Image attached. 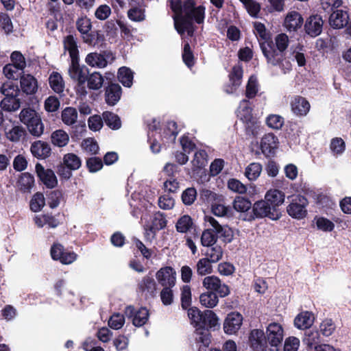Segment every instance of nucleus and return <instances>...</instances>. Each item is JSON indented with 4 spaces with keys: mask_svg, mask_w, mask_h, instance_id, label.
<instances>
[{
    "mask_svg": "<svg viewBox=\"0 0 351 351\" xmlns=\"http://www.w3.org/2000/svg\"><path fill=\"white\" fill-rule=\"evenodd\" d=\"M169 6L174 13V26L178 34L186 32L192 36L195 30L193 21L199 24L203 23L205 7L196 5L194 0H169Z\"/></svg>",
    "mask_w": 351,
    "mask_h": 351,
    "instance_id": "1",
    "label": "nucleus"
},
{
    "mask_svg": "<svg viewBox=\"0 0 351 351\" xmlns=\"http://www.w3.org/2000/svg\"><path fill=\"white\" fill-rule=\"evenodd\" d=\"M275 45L272 41L262 42L260 47L268 64L278 66L285 74L292 69L291 62L287 59L285 50L289 43V39L286 34L281 33L275 37Z\"/></svg>",
    "mask_w": 351,
    "mask_h": 351,
    "instance_id": "2",
    "label": "nucleus"
},
{
    "mask_svg": "<svg viewBox=\"0 0 351 351\" xmlns=\"http://www.w3.org/2000/svg\"><path fill=\"white\" fill-rule=\"evenodd\" d=\"M206 226L208 228L205 230L201 237V243L202 245L210 247L213 246L217 241V237L212 232H215L219 237H228L226 228L221 226L214 217L206 215L204 217Z\"/></svg>",
    "mask_w": 351,
    "mask_h": 351,
    "instance_id": "3",
    "label": "nucleus"
},
{
    "mask_svg": "<svg viewBox=\"0 0 351 351\" xmlns=\"http://www.w3.org/2000/svg\"><path fill=\"white\" fill-rule=\"evenodd\" d=\"M88 69L85 66L79 64V60L71 61L69 69V74L71 78L77 82L76 91L81 96L87 94L85 83L87 80Z\"/></svg>",
    "mask_w": 351,
    "mask_h": 351,
    "instance_id": "4",
    "label": "nucleus"
},
{
    "mask_svg": "<svg viewBox=\"0 0 351 351\" xmlns=\"http://www.w3.org/2000/svg\"><path fill=\"white\" fill-rule=\"evenodd\" d=\"M76 27L84 43L90 46L97 44L99 34L97 32L91 31L92 23L90 19L86 16L78 19L76 21Z\"/></svg>",
    "mask_w": 351,
    "mask_h": 351,
    "instance_id": "5",
    "label": "nucleus"
},
{
    "mask_svg": "<svg viewBox=\"0 0 351 351\" xmlns=\"http://www.w3.org/2000/svg\"><path fill=\"white\" fill-rule=\"evenodd\" d=\"M252 111L249 101L242 100L238 108V117L245 123L247 130L254 134L260 123L252 116Z\"/></svg>",
    "mask_w": 351,
    "mask_h": 351,
    "instance_id": "6",
    "label": "nucleus"
},
{
    "mask_svg": "<svg viewBox=\"0 0 351 351\" xmlns=\"http://www.w3.org/2000/svg\"><path fill=\"white\" fill-rule=\"evenodd\" d=\"M307 205L308 200L305 197L300 195H293L287 207V212L291 217L302 219L307 215Z\"/></svg>",
    "mask_w": 351,
    "mask_h": 351,
    "instance_id": "7",
    "label": "nucleus"
},
{
    "mask_svg": "<svg viewBox=\"0 0 351 351\" xmlns=\"http://www.w3.org/2000/svg\"><path fill=\"white\" fill-rule=\"evenodd\" d=\"M265 335L271 351H278V347L281 345L284 338V328L278 322H272L266 327Z\"/></svg>",
    "mask_w": 351,
    "mask_h": 351,
    "instance_id": "8",
    "label": "nucleus"
},
{
    "mask_svg": "<svg viewBox=\"0 0 351 351\" xmlns=\"http://www.w3.org/2000/svg\"><path fill=\"white\" fill-rule=\"evenodd\" d=\"M51 256L53 260L59 261L61 263L69 265L77 258V254L69 251L60 243H54L51 247Z\"/></svg>",
    "mask_w": 351,
    "mask_h": 351,
    "instance_id": "9",
    "label": "nucleus"
},
{
    "mask_svg": "<svg viewBox=\"0 0 351 351\" xmlns=\"http://www.w3.org/2000/svg\"><path fill=\"white\" fill-rule=\"evenodd\" d=\"M203 286L208 290L217 293L220 297H226L230 293L228 287L222 283L220 279L215 276L205 277L202 282Z\"/></svg>",
    "mask_w": 351,
    "mask_h": 351,
    "instance_id": "10",
    "label": "nucleus"
},
{
    "mask_svg": "<svg viewBox=\"0 0 351 351\" xmlns=\"http://www.w3.org/2000/svg\"><path fill=\"white\" fill-rule=\"evenodd\" d=\"M125 315L132 319V324L141 327L146 324L149 318V312L146 308H135L132 306H127L125 310Z\"/></svg>",
    "mask_w": 351,
    "mask_h": 351,
    "instance_id": "11",
    "label": "nucleus"
},
{
    "mask_svg": "<svg viewBox=\"0 0 351 351\" xmlns=\"http://www.w3.org/2000/svg\"><path fill=\"white\" fill-rule=\"evenodd\" d=\"M250 346L254 351H265L268 341L265 333L261 329H253L249 335Z\"/></svg>",
    "mask_w": 351,
    "mask_h": 351,
    "instance_id": "12",
    "label": "nucleus"
},
{
    "mask_svg": "<svg viewBox=\"0 0 351 351\" xmlns=\"http://www.w3.org/2000/svg\"><path fill=\"white\" fill-rule=\"evenodd\" d=\"M243 316L238 312L228 314L224 323L223 330L228 335H234L241 328L243 323Z\"/></svg>",
    "mask_w": 351,
    "mask_h": 351,
    "instance_id": "13",
    "label": "nucleus"
},
{
    "mask_svg": "<svg viewBox=\"0 0 351 351\" xmlns=\"http://www.w3.org/2000/svg\"><path fill=\"white\" fill-rule=\"evenodd\" d=\"M159 284L163 287H173L176 285V273L171 267L160 268L156 274Z\"/></svg>",
    "mask_w": 351,
    "mask_h": 351,
    "instance_id": "14",
    "label": "nucleus"
},
{
    "mask_svg": "<svg viewBox=\"0 0 351 351\" xmlns=\"http://www.w3.org/2000/svg\"><path fill=\"white\" fill-rule=\"evenodd\" d=\"M242 77V66L240 64L234 65L229 74V83L224 86V90L228 94L234 93L241 84Z\"/></svg>",
    "mask_w": 351,
    "mask_h": 351,
    "instance_id": "15",
    "label": "nucleus"
},
{
    "mask_svg": "<svg viewBox=\"0 0 351 351\" xmlns=\"http://www.w3.org/2000/svg\"><path fill=\"white\" fill-rule=\"evenodd\" d=\"M290 105L293 113L299 117L306 116L311 108L309 102L304 97L300 95L293 97Z\"/></svg>",
    "mask_w": 351,
    "mask_h": 351,
    "instance_id": "16",
    "label": "nucleus"
},
{
    "mask_svg": "<svg viewBox=\"0 0 351 351\" xmlns=\"http://www.w3.org/2000/svg\"><path fill=\"white\" fill-rule=\"evenodd\" d=\"M323 20L319 15L309 16L304 24L306 33L311 37H316L322 33Z\"/></svg>",
    "mask_w": 351,
    "mask_h": 351,
    "instance_id": "17",
    "label": "nucleus"
},
{
    "mask_svg": "<svg viewBox=\"0 0 351 351\" xmlns=\"http://www.w3.org/2000/svg\"><path fill=\"white\" fill-rule=\"evenodd\" d=\"M36 171L43 183L48 188H53L58 181L54 172L51 169H45L43 165L38 163L36 165Z\"/></svg>",
    "mask_w": 351,
    "mask_h": 351,
    "instance_id": "18",
    "label": "nucleus"
},
{
    "mask_svg": "<svg viewBox=\"0 0 351 351\" xmlns=\"http://www.w3.org/2000/svg\"><path fill=\"white\" fill-rule=\"evenodd\" d=\"M2 130L5 137L12 142H19L25 134V130L22 126L14 125L11 120H8V123L3 125Z\"/></svg>",
    "mask_w": 351,
    "mask_h": 351,
    "instance_id": "19",
    "label": "nucleus"
},
{
    "mask_svg": "<svg viewBox=\"0 0 351 351\" xmlns=\"http://www.w3.org/2000/svg\"><path fill=\"white\" fill-rule=\"evenodd\" d=\"M303 22V18L299 12L291 11L285 19L284 26L289 32H295L302 27Z\"/></svg>",
    "mask_w": 351,
    "mask_h": 351,
    "instance_id": "20",
    "label": "nucleus"
},
{
    "mask_svg": "<svg viewBox=\"0 0 351 351\" xmlns=\"http://www.w3.org/2000/svg\"><path fill=\"white\" fill-rule=\"evenodd\" d=\"M193 336L199 351L204 350L210 343V335L208 330L202 326L197 327Z\"/></svg>",
    "mask_w": 351,
    "mask_h": 351,
    "instance_id": "21",
    "label": "nucleus"
},
{
    "mask_svg": "<svg viewBox=\"0 0 351 351\" xmlns=\"http://www.w3.org/2000/svg\"><path fill=\"white\" fill-rule=\"evenodd\" d=\"M349 15L346 11L337 10L329 17V24L335 29L343 28L348 23Z\"/></svg>",
    "mask_w": 351,
    "mask_h": 351,
    "instance_id": "22",
    "label": "nucleus"
},
{
    "mask_svg": "<svg viewBox=\"0 0 351 351\" xmlns=\"http://www.w3.org/2000/svg\"><path fill=\"white\" fill-rule=\"evenodd\" d=\"M278 146V139L274 134L268 133L261 138V149L265 155L273 154Z\"/></svg>",
    "mask_w": 351,
    "mask_h": 351,
    "instance_id": "23",
    "label": "nucleus"
},
{
    "mask_svg": "<svg viewBox=\"0 0 351 351\" xmlns=\"http://www.w3.org/2000/svg\"><path fill=\"white\" fill-rule=\"evenodd\" d=\"M314 315L309 311L299 313L294 319V326L300 330L309 328L314 323Z\"/></svg>",
    "mask_w": 351,
    "mask_h": 351,
    "instance_id": "24",
    "label": "nucleus"
},
{
    "mask_svg": "<svg viewBox=\"0 0 351 351\" xmlns=\"http://www.w3.org/2000/svg\"><path fill=\"white\" fill-rule=\"evenodd\" d=\"M20 84L21 90L27 95H32L38 89L36 79L29 74H24L21 77Z\"/></svg>",
    "mask_w": 351,
    "mask_h": 351,
    "instance_id": "25",
    "label": "nucleus"
},
{
    "mask_svg": "<svg viewBox=\"0 0 351 351\" xmlns=\"http://www.w3.org/2000/svg\"><path fill=\"white\" fill-rule=\"evenodd\" d=\"M31 152L34 156L38 158H46L51 154L50 145L41 141H37L31 145Z\"/></svg>",
    "mask_w": 351,
    "mask_h": 351,
    "instance_id": "26",
    "label": "nucleus"
},
{
    "mask_svg": "<svg viewBox=\"0 0 351 351\" xmlns=\"http://www.w3.org/2000/svg\"><path fill=\"white\" fill-rule=\"evenodd\" d=\"M121 88L117 84H111L106 89L105 99L108 105L114 106L121 96Z\"/></svg>",
    "mask_w": 351,
    "mask_h": 351,
    "instance_id": "27",
    "label": "nucleus"
},
{
    "mask_svg": "<svg viewBox=\"0 0 351 351\" xmlns=\"http://www.w3.org/2000/svg\"><path fill=\"white\" fill-rule=\"evenodd\" d=\"M86 63L91 67L104 68L108 65L106 54L93 52L88 53L85 58Z\"/></svg>",
    "mask_w": 351,
    "mask_h": 351,
    "instance_id": "28",
    "label": "nucleus"
},
{
    "mask_svg": "<svg viewBox=\"0 0 351 351\" xmlns=\"http://www.w3.org/2000/svg\"><path fill=\"white\" fill-rule=\"evenodd\" d=\"M138 288L140 291L145 293L147 295L153 296L156 291V283L152 276H145L139 282Z\"/></svg>",
    "mask_w": 351,
    "mask_h": 351,
    "instance_id": "29",
    "label": "nucleus"
},
{
    "mask_svg": "<svg viewBox=\"0 0 351 351\" xmlns=\"http://www.w3.org/2000/svg\"><path fill=\"white\" fill-rule=\"evenodd\" d=\"M274 207L265 199L256 202L253 206V211L256 217H269Z\"/></svg>",
    "mask_w": 351,
    "mask_h": 351,
    "instance_id": "30",
    "label": "nucleus"
},
{
    "mask_svg": "<svg viewBox=\"0 0 351 351\" xmlns=\"http://www.w3.org/2000/svg\"><path fill=\"white\" fill-rule=\"evenodd\" d=\"M320 335L317 330H309L305 332L303 343L308 350H315L317 345H319Z\"/></svg>",
    "mask_w": 351,
    "mask_h": 351,
    "instance_id": "31",
    "label": "nucleus"
},
{
    "mask_svg": "<svg viewBox=\"0 0 351 351\" xmlns=\"http://www.w3.org/2000/svg\"><path fill=\"white\" fill-rule=\"evenodd\" d=\"M64 47L68 51L71 60H79V51L77 42L72 35L66 36L64 39Z\"/></svg>",
    "mask_w": 351,
    "mask_h": 351,
    "instance_id": "32",
    "label": "nucleus"
},
{
    "mask_svg": "<svg viewBox=\"0 0 351 351\" xmlns=\"http://www.w3.org/2000/svg\"><path fill=\"white\" fill-rule=\"evenodd\" d=\"M34 221L38 228H43L45 226H48L49 228H54L59 224L58 219L50 215H36L34 218Z\"/></svg>",
    "mask_w": 351,
    "mask_h": 351,
    "instance_id": "33",
    "label": "nucleus"
},
{
    "mask_svg": "<svg viewBox=\"0 0 351 351\" xmlns=\"http://www.w3.org/2000/svg\"><path fill=\"white\" fill-rule=\"evenodd\" d=\"M192 171L197 172L203 169L207 164V154L204 150H199L194 154L193 159L191 161Z\"/></svg>",
    "mask_w": 351,
    "mask_h": 351,
    "instance_id": "34",
    "label": "nucleus"
},
{
    "mask_svg": "<svg viewBox=\"0 0 351 351\" xmlns=\"http://www.w3.org/2000/svg\"><path fill=\"white\" fill-rule=\"evenodd\" d=\"M34 178L32 175L29 173H22L17 181V186L20 191L25 193L30 192L34 186Z\"/></svg>",
    "mask_w": 351,
    "mask_h": 351,
    "instance_id": "35",
    "label": "nucleus"
},
{
    "mask_svg": "<svg viewBox=\"0 0 351 351\" xmlns=\"http://www.w3.org/2000/svg\"><path fill=\"white\" fill-rule=\"evenodd\" d=\"M205 326L213 330L219 327V318L213 311L206 310L204 313L202 327L205 328Z\"/></svg>",
    "mask_w": 351,
    "mask_h": 351,
    "instance_id": "36",
    "label": "nucleus"
},
{
    "mask_svg": "<svg viewBox=\"0 0 351 351\" xmlns=\"http://www.w3.org/2000/svg\"><path fill=\"white\" fill-rule=\"evenodd\" d=\"M265 199L274 207L282 204L285 200V195L279 190L274 189L267 192Z\"/></svg>",
    "mask_w": 351,
    "mask_h": 351,
    "instance_id": "37",
    "label": "nucleus"
},
{
    "mask_svg": "<svg viewBox=\"0 0 351 351\" xmlns=\"http://www.w3.org/2000/svg\"><path fill=\"white\" fill-rule=\"evenodd\" d=\"M51 143L55 146L62 147L66 145L69 141L68 134L62 130H57L51 135Z\"/></svg>",
    "mask_w": 351,
    "mask_h": 351,
    "instance_id": "38",
    "label": "nucleus"
},
{
    "mask_svg": "<svg viewBox=\"0 0 351 351\" xmlns=\"http://www.w3.org/2000/svg\"><path fill=\"white\" fill-rule=\"evenodd\" d=\"M199 301L202 306L213 308L218 304L219 299L216 293L208 291L200 295Z\"/></svg>",
    "mask_w": 351,
    "mask_h": 351,
    "instance_id": "39",
    "label": "nucleus"
},
{
    "mask_svg": "<svg viewBox=\"0 0 351 351\" xmlns=\"http://www.w3.org/2000/svg\"><path fill=\"white\" fill-rule=\"evenodd\" d=\"M49 83L53 90L57 93L63 92L64 82L62 75L58 72H53L49 77Z\"/></svg>",
    "mask_w": 351,
    "mask_h": 351,
    "instance_id": "40",
    "label": "nucleus"
},
{
    "mask_svg": "<svg viewBox=\"0 0 351 351\" xmlns=\"http://www.w3.org/2000/svg\"><path fill=\"white\" fill-rule=\"evenodd\" d=\"M133 72L129 68L123 66L119 69L118 78L124 86L131 87L133 83Z\"/></svg>",
    "mask_w": 351,
    "mask_h": 351,
    "instance_id": "41",
    "label": "nucleus"
},
{
    "mask_svg": "<svg viewBox=\"0 0 351 351\" xmlns=\"http://www.w3.org/2000/svg\"><path fill=\"white\" fill-rule=\"evenodd\" d=\"M61 117L65 125H72L77 121V112L74 108L66 107L62 111Z\"/></svg>",
    "mask_w": 351,
    "mask_h": 351,
    "instance_id": "42",
    "label": "nucleus"
},
{
    "mask_svg": "<svg viewBox=\"0 0 351 351\" xmlns=\"http://www.w3.org/2000/svg\"><path fill=\"white\" fill-rule=\"evenodd\" d=\"M149 226L158 231L164 229L167 226V219L165 215L160 212L155 213L151 217L150 222L147 223Z\"/></svg>",
    "mask_w": 351,
    "mask_h": 351,
    "instance_id": "43",
    "label": "nucleus"
},
{
    "mask_svg": "<svg viewBox=\"0 0 351 351\" xmlns=\"http://www.w3.org/2000/svg\"><path fill=\"white\" fill-rule=\"evenodd\" d=\"M102 119L105 123L112 130H117L121 128V123L119 117L108 111H106L102 114Z\"/></svg>",
    "mask_w": 351,
    "mask_h": 351,
    "instance_id": "44",
    "label": "nucleus"
},
{
    "mask_svg": "<svg viewBox=\"0 0 351 351\" xmlns=\"http://www.w3.org/2000/svg\"><path fill=\"white\" fill-rule=\"evenodd\" d=\"M1 107L4 110L12 112L16 111L20 108L19 99L16 96L5 97L1 101Z\"/></svg>",
    "mask_w": 351,
    "mask_h": 351,
    "instance_id": "45",
    "label": "nucleus"
},
{
    "mask_svg": "<svg viewBox=\"0 0 351 351\" xmlns=\"http://www.w3.org/2000/svg\"><path fill=\"white\" fill-rule=\"evenodd\" d=\"M262 166L258 162L250 163L245 171V176L249 180H256L261 175Z\"/></svg>",
    "mask_w": 351,
    "mask_h": 351,
    "instance_id": "46",
    "label": "nucleus"
},
{
    "mask_svg": "<svg viewBox=\"0 0 351 351\" xmlns=\"http://www.w3.org/2000/svg\"><path fill=\"white\" fill-rule=\"evenodd\" d=\"M88 87L92 90H99L102 87L104 77L99 72H93L87 76Z\"/></svg>",
    "mask_w": 351,
    "mask_h": 351,
    "instance_id": "47",
    "label": "nucleus"
},
{
    "mask_svg": "<svg viewBox=\"0 0 351 351\" xmlns=\"http://www.w3.org/2000/svg\"><path fill=\"white\" fill-rule=\"evenodd\" d=\"M64 165L70 170H76L81 166V160L73 153L67 154L63 158Z\"/></svg>",
    "mask_w": 351,
    "mask_h": 351,
    "instance_id": "48",
    "label": "nucleus"
},
{
    "mask_svg": "<svg viewBox=\"0 0 351 351\" xmlns=\"http://www.w3.org/2000/svg\"><path fill=\"white\" fill-rule=\"evenodd\" d=\"M212 262L208 258H200L196 265L197 273L200 276L209 274L213 271Z\"/></svg>",
    "mask_w": 351,
    "mask_h": 351,
    "instance_id": "49",
    "label": "nucleus"
},
{
    "mask_svg": "<svg viewBox=\"0 0 351 351\" xmlns=\"http://www.w3.org/2000/svg\"><path fill=\"white\" fill-rule=\"evenodd\" d=\"M29 132L35 136H40L44 131V125L39 117L33 119L31 123H28L27 125Z\"/></svg>",
    "mask_w": 351,
    "mask_h": 351,
    "instance_id": "50",
    "label": "nucleus"
},
{
    "mask_svg": "<svg viewBox=\"0 0 351 351\" xmlns=\"http://www.w3.org/2000/svg\"><path fill=\"white\" fill-rule=\"evenodd\" d=\"M45 205V199L43 193H35L32 198L30 200V209L33 212H38L41 210V209Z\"/></svg>",
    "mask_w": 351,
    "mask_h": 351,
    "instance_id": "51",
    "label": "nucleus"
},
{
    "mask_svg": "<svg viewBox=\"0 0 351 351\" xmlns=\"http://www.w3.org/2000/svg\"><path fill=\"white\" fill-rule=\"evenodd\" d=\"M204 313L196 307L188 308V317L195 328L202 326Z\"/></svg>",
    "mask_w": 351,
    "mask_h": 351,
    "instance_id": "52",
    "label": "nucleus"
},
{
    "mask_svg": "<svg viewBox=\"0 0 351 351\" xmlns=\"http://www.w3.org/2000/svg\"><path fill=\"white\" fill-rule=\"evenodd\" d=\"M212 213L217 217H224L228 215L230 208L226 206L223 204V197H221L220 201H216L211 205Z\"/></svg>",
    "mask_w": 351,
    "mask_h": 351,
    "instance_id": "53",
    "label": "nucleus"
},
{
    "mask_svg": "<svg viewBox=\"0 0 351 351\" xmlns=\"http://www.w3.org/2000/svg\"><path fill=\"white\" fill-rule=\"evenodd\" d=\"M210 247L208 248L205 253L206 258H208L212 263H217L222 257V248L219 245Z\"/></svg>",
    "mask_w": 351,
    "mask_h": 351,
    "instance_id": "54",
    "label": "nucleus"
},
{
    "mask_svg": "<svg viewBox=\"0 0 351 351\" xmlns=\"http://www.w3.org/2000/svg\"><path fill=\"white\" fill-rule=\"evenodd\" d=\"M222 195L206 189H204L200 191V198L205 202L211 205L216 201H220Z\"/></svg>",
    "mask_w": 351,
    "mask_h": 351,
    "instance_id": "55",
    "label": "nucleus"
},
{
    "mask_svg": "<svg viewBox=\"0 0 351 351\" xmlns=\"http://www.w3.org/2000/svg\"><path fill=\"white\" fill-rule=\"evenodd\" d=\"M330 148L334 155H340L345 151V142L341 138H334L331 140Z\"/></svg>",
    "mask_w": 351,
    "mask_h": 351,
    "instance_id": "56",
    "label": "nucleus"
},
{
    "mask_svg": "<svg viewBox=\"0 0 351 351\" xmlns=\"http://www.w3.org/2000/svg\"><path fill=\"white\" fill-rule=\"evenodd\" d=\"M181 304L184 309H187L191 304V291L189 285L181 288Z\"/></svg>",
    "mask_w": 351,
    "mask_h": 351,
    "instance_id": "57",
    "label": "nucleus"
},
{
    "mask_svg": "<svg viewBox=\"0 0 351 351\" xmlns=\"http://www.w3.org/2000/svg\"><path fill=\"white\" fill-rule=\"evenodd\" d=\"M254 30L256 36L260 39V43L262 42H269V33L266 30L265 25L261 23H254Z\"/></svg>",
    "mask_w": 351,
    "mask_h": 351,
    "instance_id": "58",
    "label": "nucleus"
},
{
    "mask_svg": "<svg viewBox=\"0 0 351 351\" xmlns=\"http://www.w3.org/2000/svg\"><path fill=\"white\" fill-rule=\"evenodd\" d=\"M251 202L247 199L242 197H236L233 202L234 208L239 212H246L251 208Z\"/></svg>",
    "mask_w": 351,
    "mask_h": 351,
    "instance_id": "59",
    "label": "nucleus"
},
{
    "mask_svg": "<svg viewBox=\"0 0 351 351\" xmlns=\"http://www.w3.org/2000/svg\"><path fill=\"white\" fill-rule=\"evenodd\" d=\"M192 224L191 218L189 215H184L178 219L176 229L180 232L185 233L191 228Z\"/></svg>",
    "mask_w": 351,
    "mask_h": 351,
    "instance_id": "60",
    "label": "nucleus"
},
{
    "mask_svg": "<svg viewBox=\"0 0 351 351\" xmlns=\"http://www.w3.org/2000/svg\"><path fill=\"white\" fill-rule=\"evenodd\" d=\"M82 147L86 152L90 154H96L99 150L97 141L92 138L84 139L82 143Z\"/></svg>",
    "mask_w": 351,
    "mask_h": 351,
    "instance_id": "61",
    "label": "nucleus"
},
{
    "mask_svg": "<svg viewBox=\"0 0 351 351\" xmlns=\"http://www.w3.org/2000/svg\"><path fill=\"white\" fill-rule=\"evenodd\" d=\"M316 221V226L317 228L324 232H331L335 228L333 222L325 217H317L315 219Z\"/></svg>",
    "mask_w": 351,
    "mask_h": 351,
    "instance_id": "62",
    "label": "nucleus"
},
{
    "mask_svg": "<svg viewBox=\"0 0 351 351\" xmlns=\"http://www.w3.org/2000/svg\"><path fill=\"white\" fill-rule=\"evenodd\" d=\"M124 323L125 317L123 315L114 313L110 317L108 326L114 330H119L122 328Z\"/></svg>",
    "mask_w": 351,
    "mask_h": 351,
    "instance_id": "63",
    "label": "nucleus"
},
{
    "mask_svg": "<svg viewBox=\"0 0 351 351\" xmlns=\"http://www.w3.org/2000/svg\"><path fill=\"white\" fill-rule=\"evenodd\" d=\"M300 345V341L295 337H287L284 343V351H298Z\"/></svg>",
    "mask_w": 351,
    "mask_h": 351,
    "instance_id": "64",
    "label": "nucleus"
}]
</instances>
